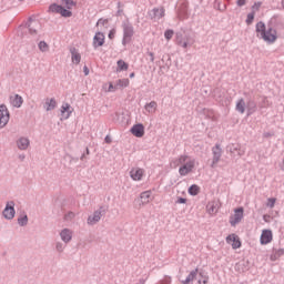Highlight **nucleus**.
<instances>
[{"instance_id": "obj_23", "label": "nucleus", "mask_w": 284, "mask_h": 284, "mask_svg": "<svg viewBox=\"0 0 284 284\" xmlns=\"http://www.w3.org/2000/svg\"><path fill=\"white\" fill-rule=\"evenodd\" d=\"M97 27L101 28V30H103V28L105 30H108V28H110V20L105 19V18H101V19L98 20Z\"/></svg>"}, {"instance_id": "obj_21", "label": "nucleus", "mask_w": 284, "mask_h": 284, "mask_svg": "<svg viewBox=\"0 0 284 284\" xmlns=\"http://www.w3.org/2000/svg\"><path fill=\"white\" fill-rule=\"evenodd\" d=\"M19 150H28L30 146V140L28 138H20L17 142Z\"/></svg>"}, {"instance_id": "obj_49", "label": "nucleus", "mask_w": 284, "mask_h": 284, "mask_svg": "<svg viewBox=\"0 0 284 284\" xmlns=\"http://www.w3.org/2000/svg\"><path fill=\"white\" fill-rule=\"evenodd\" d=\"M184 48H187V43H184Z\"/></svg>"}, {"instance_id": "obj_5", "label": "nucleus", "mask_w": 284, "mask_h": 284, "mask_svg": "<svg viewBox=\"0 0 284 284\" xmlns=\"http://www.w3.org/2000/svg\"><path fill=\"white\" fill-rule=\"evenodd\" d=\"M243 207H239L234 210V214L230 216V224L234 227L235 225H239L241 221H243Z\"/></svg>"}, {"instance_id": "obj_46", "label": "nucleus", "mask_w": 284, "mask_h": 284, "mask_svg": "<svg viewBox=\"0 0 284 284\" xmlns=\"http://www.w3.org/2000/svg\"><path fill=\"white\" fill-rule=\"evenodd\" d=\"M179 203H185V199H180Z\"/></svg>"}, {"instance_id": "obj_40", "label": "nucleus", "mask_w": 284, "mask_h": 284, "mask_svg": "<svg viewBox=\"0 0 284 284\" xmlns=\"http://www.w3.org/2000/svg\"><path fill=\"white\" fill-rule=\"evenodd\" d=\"M236 3L240 8H242V6H245V3H247V0H237Z\"/></svg>"}, {"instance_id": "obj_14", "label": "nucleus", "mask_w": 284, "mask_h": 284, "mask_svg": "<svg viewBox=\"0 0 284 284\" xmlns=\"http://www.w3.org/2000/svg\"><path fill=\"white\" fill-rule=\"evenodd\" d=\"M105 43V36L101 32L95 33L93 38L94 48H101Z\"/></svg>"}, {"instance_id": "obj_9", "label": "nucleus", "mask_w": 284, "mask_h": 284, "mask_svg": "<svg viewBox=\"0 0 284 284\" xmlns=\"http://www.w3.org/2000/svg\"><path fill=\"white\" fill-rule=\"evenodd\" d=\"M49 10L50 12H57L58 14H61V17H72V11L64 9L59 4H51Z\"/></svg>"}, {"instance_id": "obj_41", "label": "nucleus", "mask_w": 284, "mask_h": 284, "mask_svg": "<svg viewBox=\"0 0 284 284\" xmlns=\"http://www.w3.org/2000/svg\"><path fill=\"white\" fill-rule=\"evenodd\" d=\"M253 10H260V8H261V2H257V3H255L253 7Z\"/></svg>"}, {"instance_id": "obj_28", "label": "nucleus", "mask_w": 284, "mask_h": 284, "mask_svg": "<svg viewBox=\"0 0 284 284\" xmlns=\"http://www.w3.org/2000/svg\"><path fill=\"white\" fill-rule=\"evenodd\" d=\"M199 192H201V187L196 184L191 185L189 189V194H191V196H196Z\"/></svg>"}, {"instance_id": "obj_12", "label": "nucleus", "mask_w": 284, "mask_h": 284, "mask_svg": "<svg viewBox=\"0 0 284 284\" xmlns=\"http://www.w3.org/2000/svg\"><path fill=\"white\" fill-rule=\"evenodd\" d=\"M61 121H67V119H70V115L72 114V106L68 103L62 104L61 109Z\"/></svg>"}, {"instance_id": "obj_30", "label": "nucleus", "mask_w": 284, "mask_h": 284, "mask_svg": "<svg viewBox=\"0 0 284 284\" xmlns=\"http://www.w3.org/2000/svg\"><path fill=\"white\" fill-rule=\"evenodd\" d=\"M236 110H237L239 112H241V114H244V113H245V101L240 100V101L236 103Z\"/></svg>"}, {"instance_id": "obj_3", "label": "nucleus", "mask_w": 284, "mask_h": 284, "mask_svg": "<svg viewBox=\"0 0 284 284\" xmlns=\"http://www.w3.org/2000/svg\"><path fill=\"white\" fill-rule=\"evenodd\" d=\"M132 37H134V27H132V24L124 23L122 44L128 45V43H131Z\"/></svg>"}, {"instance_id": "obj_27", "label": "nucleus", "mask_w": 284, "mask_h": 284, "mask_svg": "<svg viewBox=\"0 0 284 284\" xmlns=\"http://www.w3.org/2000/svg\"><path fill=\"white\" fill-rule=\"evenodd\" d=\"M118 90L119 88H128V85H130V80L129 79H120L116 81L115 83Z\"/></svg>"}, {"instance_id": "obj_32", "label": "nucleus", "mask_w": 284, "mask_h": 284, "mask_svg": "<svg viewBox=\"0 0 284 284\" xmlns=\"http://www.w3.org/2000/svg\"><path fill=\"white\" fill-rule=\"evenodd\" d=\"M39 50L41 52H48L50 50V47L48 45V43L45 41H41L39 43Z\"/></svg>"}, {"instance_id": "obj_34", "label": "nucleus", "mask_w": 284, "mask_h": 284, "mask_svg": "<svg viewBox=\"0 0 284 284\" xmlns=\"http://www.w3.org/2000/svg\"><path fill=\"white\" fill-rule=\"evenodd\" d=\"M164 37L166 41H170V39H172L174 37V31L173 30H166L164 32Z\"/></svg>"}, {"instance_id": "obj_26", "label": "nucleus", "mask_w": 284, "mask_h": 284, "mask_svg": "<svg viewBox=\"0 0 284 284\" xmlns=\"http://www.w3.org/2000/svg\"><path fill=\"white\" fill-rule=\"evenodd\" d=\"M118 68H116V72H123L126 71L128 68H130V65L128 64V62L123 61V60H119L116 62Z\"/></svg>"}, {"instance_id": "obj_20", "label": "nucleus", "mask_w": 284, "mask_h": 284, "mask_svg": "<svg viewBox=\"0 0 284 284\" xmlns=\"http://www.w3.org/2000/svg\"><path fill=\"white\" fill-rule=\"evenodd\" d=\"M101 221V212L95 211L93 215L89 216L88 223L89 225H94L95 223H99Z\"/></svg>"}, {"instance_id": "obj_47", "label": "nucleus", "mask_w": 284, "mask_h": 284, "mask_svg": "<svg viewBox=\"0 0 284 284\" xmlns=\"http://www.w3.org/2000/svg\"><path fill=\"white\" fill-rule=\"evenodd\" d=\"M152 61H154V53H150Z\"/></svg>"}, {"instance_id": "obj_10", "label": "nucleus", "mask_w": 284, "mask_h": 284, "mask_svg": "<svg viewBox=\"0 0 284 284\" xmlns=\"http://www.w3.org/2000/svg\"><path fill=\"white\" fill-rule=\"evenodd\" d=\"M226 243L232 246L233 250H239L241 247V237L236 234H230L226 237Z\"/></svg>"}, {"instance_id": "obj_4", "label": "nucleus", "mask_w": 284, "mask_h": 284, "mask_svg": "<svg viewBox=\"0 0 284 284\" xmlns=\"http://www.w3.org/2000/svg\"><path fill=\"white\" fill-rule=\"evenodd\" d=\"M130 176L132 181H143L145 178V169L139 166L132 168L130 171Z\"/></svg>"}, {"instance_id": "obj_38", "label": "nucleus", "mask_w": 284, "mask_h": 284, "mask_svg": "<svg viewBox=\"0 0 284 284\" xmlns=\"http://www.w3.org/2000/svg\"><path fill=\"white\" fill-rule=\"evenodd\" d=\"M116 34V30L112 29L110 32H109V39H114Z\"/></svg>"}, {"instance_id": "obj_7", "label": "nucleus", "mask_w": 284, "mask_h": 284, "mask_svg": "<svg viewBox=\"0 0 284 284\" xmlns=\"http://www.w3.org/2000/svg\"><path fill=\"white\" fill-rule=\"evenodd\" d=\"M213 161L211 164V168H216L219 164V161H221V156L223 155V150L221 149V145L216 144L213 149Z\"/></svg>"}, {"instance_id": "obj_11", "label": "nucleus", "mask_w": 284, "mask_h": 284, "mask_svg": "<svg viewBox=\"0 0 284 284\" xmlns=\"http://www.w3.org/2000/svg\"><path fill=\"white\" fill-rule=\"evenodd\" d=\"M131 134L136 136V139H142V136L145 135V126H143L141 123L133 125L131 128Z\"/></svg>"}, {"instance_id": "obj_2", "label": "nucleus", "mask_w": 284, "mask_h": 284, "mask_svg": "<svg viewBox=\"0 0 284 284\" xmlns=\"http://www.w3.org/2000/svg\"><path fill=\"white\" fill-rule=\"evenodd\" d=\"M256 32H257V37L260 36L262 39L266 41V43H274L277 39L276 30L272 28L266 30L265 23L263 22H257Z\"/></svg>"}, {"instance_id": "obj_33", "label": "nucleus", "mask_w": 284, "mask_h": 284, "mask_svg": "<svg viewBox=\"0 0 284 284\" xmlns=\"http://www.w3.org/2000/svg\"><path fill=\"white\" fill-rule=\"evenodd\" d=\"M61 3L65 6L69 10H71V8H74V6H77V3H74L72 0H61Z\"/></svg>"}, {"instance_id": "obj_15", "label": "nucleus", "mask_w": 284, "mask_h": 284, "mask_svg": "<svg viewBox=\"0 0 284 284\" xmlns=\"http://www.w3.org/2000/svg\"><path fill=\"white\" fill-rule=\"evenodd\" d=\"M206 212L211 214V216H214L219 212V202L212 201L209 202L206 205Z\"/></svg>"}, {"instance_id": "obj_16", "label": "nucleus", "mask_w": 284, "mask_h": 284, "mask_svg": "<svg viewBox=\"0 0 284 284\" xmlns=\"http://www.w3.org/2000/svg\"><path fill=\"white\" fill-rule=\"evenodd\" d=\"M10 102L13 108H21V105H23V98L19 94H14L10 97Z\"/></svg>"}, {"instance_id": "obj_17", "label": "nucleus", "mask_w": 284, "mask_h": 284, "mask_svg": "<svg viewBox=\"0 0 284 284\" xmlns=\"http://www.w3.org/2000/svg\"><path fill=\"white\" fill-rule=\"evenodd\" d=\"M41 30V23L39 21L29 22V32L30 34H38Z\"/></svg>"}, {"instance_id": "obj_29", "label": "nucleus", "mask_w": 284, "mask_h": 284, "mask_svg": "<svg viewBox=\"0 0 284 284\" xmlns=\"http://www.w3.org/2000/svg\"><path fill=\"white\" fill-rule=\"evenodd\" d=\"M102 88H103L104 92H116V90H118L116 84L114 85L112 82H109V87H108V84H103Z\"/></svg>"}, {"instance_id": "obj_18", "label": "nucleus", "mask_w": 284, "mask_h": 284, "mask_svg": "<svg viewBox=\"0 0 284 284\" xmlns=\"http://www.w3.org/2000/svg\"><path fill=\"white\" fill-rule=\"evenodd\" d=\"M142 205H148L150 201H152V192L151 191H144L140 195Z\"/></svg>"}, {"instance_id": "obj_6", "label": "nucleus", "mask_w": 284, "mask_h": 284, "mask_svg": "<svg viewBox=\"0 0 284 284\" xmlns=\"http://www.w3.org/2000/svg\"><path fill=\"white\" fill-rule=\"evenodd\" d=\"M10 121V112L6 105H0V128H6Z\"/></svg>"}, {"instance_id": "obj_35", "label": "nucleus", "mask_w": 284, "mask_h": 284, "mask_svg": "<svg viewBox=\"0 0 284 284\" xmlns=\"http://www.w3.org/2000/svg\"><path fill=\"white\" fill-rule=\"evenodd\" d=\"M253 22H254V12H251L246 17V23L247 26H252Z\"/></svg>"}, {"instance_id": "obj_50", "label": "nucleus", "mask_w": 284, "mask_h": 284, "mask_svg": "<svg viewBox=\"0 0 284 284\" xmlns=\"http://www.w3.org/2000/svg\"><path fill=\"white\" fill-rule=\"evenodd\" d=\"M203 284H207V281H204Z\"/></svg>"}, {"instance_id": "obj_13", "label": "nucleus", "mask_w": 284, "mask_h": 284, "mask_svg": "<svg viewBox=\"0 0 284 284\" xmlns=\"http://www.w3.org/2000/svg\"><path fill=\"white\" fill-rule=\"evenodd\" d=\"M4 219H14V202L7 203V206L3 211Z\"/></svg>"}, {"instance_id": "obj_39", "label": "nucleus", "mask_w": 284, "mask_h": 284, "mask_svg": "<svg viewBox=\"0 0 284 284\" xmlns=\"http://www.w3.org/2000/svg\"><path fill=\"white\" fill-rule=\"evenodd\" d=\"M275 254H276V256H278L281 258V256L284 255V250L280 248V250L275 251Z\"/></svg>"}, {"instance_id": "obj_43", "label": "nucleus", "mask_w": 284, "mask_h": 284, "mask_svg": "<svg viewBox=\"0 0 284 284\" xmlns=\"http://www.w3.org/2000/svg\"><path fill=\"white\" fill-rule=\"evenodd\" d=\"M83 72H84L85 77H88V74H90V69H88V67H84Z\"/></svg>"}, {"instance_id": "obj_37", "label": "nucleus", "mask_w": 284, "mask_h": 284, "mask_svg": "<svg viewBox=\"0 0 284 284\" xmlns=\"http://www.w3.org/2000/svg\"><path fill=\"white\" fill-rule=\"evenodd\" d=\"M19 225H27L28 224V215H24L23 217L18 219Z\"/></svg>"}, {"instance_id": "obj_42", "label": "nucleus", "mask_w": 284, "mask_h": 284, "mask_svg": "<svg viewBox=\"0 0 284 284\" xmlns=\"http://www.w3.org/2000/svg\"><path fill=\"white\" fill-rule=\"evenodd\" d=\"M278 257V255H276V252H274L272 255H271V261H276Z\"/></svg>"}, {"instance_id": "obj_22", "label": "nucleus", "mask_w": 284, "mask_h": 284, "mask_svg": "<svg viewBox=\"0 0 284 284\" xmlns=\"http://www.w3.org/2000/svg\"><path fill=\"white\" fill-rule=\"evenodd\" d=\"M44 108L47 112H50V110H54V108H57V100H54V98L47 99Z\"/></svg>"}, {"instance_id": "obj_25", "label": "nucleus", "mask_w": 284, "mask_h": 284, "mask_svg": "<svg viewBox=\"0 0 284 284\" xmlns=\"http://www.w3.org/2000/svg\"><path fill=\"white\" fill-rule=\"evenodd\" d=\"M153 17L154 19H163V17H165V9L163 8L153 9Z\"/></svg>"}, {"instance_id": "obj_1", "label": "nucleus", "mask_w": 284, "mask_h": 284, "mask_svg": "<svg viewBox=\"0 0 284 284\" xmlns=\"http://www.w3.org/2000/svg\"><path fill=\"white\" fill-rule=\"evenodd\" d=\"M171 165H173V168L180 165V176H187V174H192V172L196 170V165H199V162H196V159L184 154L180 155L174 162L171 163Z\"/></svg>"}, {"instance_id": "obj_44", "label": "nucleus", "mask_w": 284, "mask_h": 284, "mask_svg": "<svg viewBox=\"0 0 284 284\" xmlns=\"http://www.w3.org/2000/svg\"><path fill=\"white\" fill-rule=\"evenodd\" d=\"M104 141L105 143H112V140L110 139V136H106Z\"/></svg>"}, {"instance_id": "obj_45", "label": "nucleus", "mask_w": 284, "mask_h": 284, "mask_svg": "<svg viewBox=\"0 0 284 284\" xmlns=\"http://www.w3.org/2000/svg\"><path fill=\"white\" fill-rule=\"evenodd\" d=\"M57 250H59V251H61V250H62L61 244H58V245H57Z\"/></svg>"}, {"instance_id": "obj_36", "label": "nucleus", "mask_w": 284, "mask_h": 284, "mask_svg": "<svg viewBox=\"0 0 284 284\" xmlns=\"http://www.w3.org/2000/svg\"><path fill=\"white\" fill-rule=\"evenodd\" d=\"M267 207H274L276 205V197H270L266 203Z\"/></svg>"}, {"instance_id": "obj_24", "label": "nucleus", "mask_w": 284, "mask_h": 284, "mask_svg": "<svg viewBox=\"0 0 284 284\" xmlns=\"http://www.w3.org/2000/svg\"><path fill=\"white\" fill-rule=\"evenodd\" d=\"M71 59H72V63H75V65H79V63H81V53H79V51H77L75 49H73L71 51Z\"/></svg>"}, {"instance_id": "obj_31", "label": "nucleus", "mask_w": 284, "mask_h": 284, "mask_svg": "<svg viewBox=\"0 0 284 284\" xmlns=\"http://www.w3.org/2000/svg\"><path fill=\"white\" fill-rule=\"evenodd\" d=\"M145 110H148V112H156V102L152 101L149 104H146Z\"/></svg>"}, {"instance_id": "obj_8", "label": "nucleus", "mask_w": 284, "mask_h": 284, "mask_svg": "<svg viewBox=\"0 0 284 284\" xmlns=\"http://www.w3.org/2000/svg\"><path fill=\"white\" fill-rule=\"evenodd\" d=\"M274 235L272 233V230H263L260 237V243L261 245H268V243H272Z\"/></svg>"}, {"instance_id": "obj_48", "label": "nucleus", "mask_w": 284, "mask_h": 284, "mask_svg": "<svg viewBox=\"0 0 284 284\" xmlns=\"http://www.w3.org/2000/svg\"><path fill=\"white\" fill-rule=\"evenodd\" d=\"M130 78H131V79H134V73H131V74H130Z\"/></svg>"}, {"instance_id": "obj_19", "label": "nucleus", "mask_w": 284, "mask_h": 284, "mask_svg": "<svg viewBox=\"0 0 284 284\" xmlns=\"http://www.w3.org/2000/svg\"><path fill=\"white\" fill-rule=\"evenodd\" d=\"M60 236L64 243H70L72 241V231L64 229L61 231Z\"/></svg>"}]
</instances>
